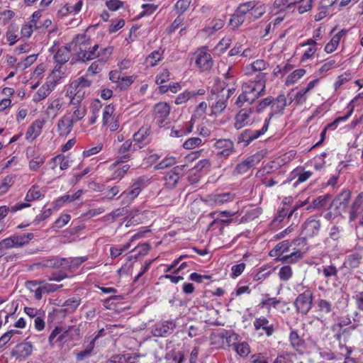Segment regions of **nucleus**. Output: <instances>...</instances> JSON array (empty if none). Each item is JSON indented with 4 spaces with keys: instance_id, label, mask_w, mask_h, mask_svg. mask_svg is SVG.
Wrapping results in <instances>:
<instances>
[{
    "instance_id": "f257e3e1",
    "label": "nucleus",
    "mask_w": 363,
    "mask_h": 363,
    "mask_svg": "<svg viewBox=\"0 0 363 363\" xmlns=\"http://www.w3.org/2000/svg\"><path fill=\"white\" fill-rule=\"evenodd\" d=\"M230 67L223 74L224 80L218 79L212 89V94L216 96V104L211 106L214 114H218L225 108L228 99L235 90V80L230 74Z\"/></svg>"
},
{
    "instance_id": "f03ea898",
    "label": "nucleus",
    "mask_w": 363,
    "mask_h": 363,
    "mask_svg": "<svg viewBox=\"0 0 363 363\" xmlns=\"http://www.w3.org/2000/svg\"><path fill=\"white\" fill-rule=\"evenodd\" d=\"M74 46V52L78 61L86 62L96 58L99 45H91L90 37L85 34H79L72 40L71 47Z\"/></svg>"
},
{
    "instance_id": "7ed1b4c3",
    "label": "nucleus",
    "mask_w": 363,
    "mask_h": 363,
    "mask_svg": "<svg viewBox=\"0 0 363 363\" xmlns=\"http://www.w3.org/2000/svg\"><path fill=\"white\" fill-rule=\"evenodd\" d=\"M272 113L269 118H266L262 129L256 130L253 135H251V140L258 138L261 135H263L268 129L269 122L274 114L282 113L284 108L290 104L288 102L286 97L283 95H279L274 102L272 101Z\"/></svg>"
},
{
    "instance_id": "20e7f679",
    "label": "nucleus",
    "mask_w": 363,
    "mask_h": 363,
    "mask_svg": "<svg viewBox=\"0 0 363 363\" xmlns=\"http://www.w3.org/2000/svg\"><path fill=\"white\" fill-rule=\"evenodd\" d=\"M313 299V292L309 289L299 294L294 302L297 311L303 314H306L312 308Z\"/></svg>"
},
{
    "instance_id": "39448f33",
    "label": "nucleus",
    "mask_w": 363,
    "mask_h": 363,
    "mask_svg": "<svg viewBox=\"0 0 363 363\" xmlns=\"http://www.w3.org/2000/svg\"><path fill=\"white\" fill-rule=\"evenodd\" d=\"M216 155L220 158H227L234 152V144L230 139H219L214 143Z\"/></svg>"
},
{
    "instance_id": "423d86ee",
    "label": "nucleus",
    "mask_w": 363,
    "mask_h": 363,
    "mask_svg": "<svg viewBox=\"0 0 363 363\" xmlns=\"http://www.w3.org/2000/svg\"><path fill=\"white\" fill-rule=\"evenodd\" d=\"M196 55V64L201 69L206 71L211 68L213 66L212 57L205 48L199 50Z\"/></svg>"
},
{
    "instance_id": "0eeeda50",
    "label": "nucleus",
    "mask_w": 363,
    "mask_h": 363,
    "mask_svg": "<svg viewBox=\"0 0 363 363\" xmlns=\"http://www.w3.org/2000/svg\"><path fill=\"white\" fill-rule=\"evenodd\" d=\"M170 113V106L165 102L157 104L154 107L155 119L161 125L168 117Z\"/></svg>"
},
{
    "instance_id": "6e6552de",
    "label": "nucleus",
    "mask_w": 363,
    "mask_h": 363,
    "mask_svg": "<svg viewBox=\"0 0 363 363\" xmlns=\"http://www.w3.org/2000/svg\"><path fill=\"white\" fill-rule=\"evenodd\" d=\"M253 325L255 330H262L268 337L272 335L274 333V325L270 324L269 321L264 316L255 318Z\"/></svg>"
},
{
    "instance_id": "1a4fd4ad",
    "label": "nucleus",
    "mask_w": 363,
    "mask_h": 363,
    "mask_svg": "<svg viewBox=\"0 0 363 363\" xmlns=\"http://www.w3.org/2000/svg\"><path fill=\"white\" fill-rule=\"evenodd\" d=\"M359 215H363V194H359L354 199L350 208L349 219L354 221Z\"/></svg>"
},
{
    "instance_id": "9d476101",
    "label": "nucleus",
    "mask_w": 363,
    "mask_h": 363,
    "mask_svg": "<svg viewBox=\"0 0 363 363\" xmlns=\"http://www.w3.org/2000/svg\"><path fill=\"white\" fill-rule=\"evenodd\" d=\"M44 124L43 120L37 119L33 121L27 130L26 138L30 141L34 140L41 133Z\"/></svg>"
},
{
    "instance_id": "9b49d317",
    "label": "nucleus",
    "mask_w": 363,
    "mask_h": 363,
    "mask_svg": "<svg viewBox=\"0 0 363 363\" xmlns=\"http://www.w3.org/2000/svg\"><path fill=\"white\" fill-rule=\"evenodd\" d=\"M74 123V119L68 116H63L61 118L57 123V132L60 136H67L72 131L73 124Z\"/></svg>"
},
{
    "instance_id": "f8f14e48",
    "label": "nucleus",
    "mask_w": 363,
    "mask_h": 363,
    "mask_svg": "<svg viewBox=\"0 0 363 363\" xmlns=\"http://www.w3.org/2000/svg\"><path fill=\"white\" fill-rule=\"evenodd\" d=\"M72 50L74 51V46L71 47V42L60 48L54 56L55 61L60 65L65 64L71 57Z\"/></svg>"
},
{
    "instance_id": "ddd939ff",
    "label": "nucleus",
    "mask_w": 363,
    "mask_h": 363,
    "mask_svg": "<svg viewBox=\"0 0 363 363\" xmlns=\"http://www.w3.org/2000/svg\"><path fill=\"white\" fill-rule=\"evenodd\" d=\"M32 351L33 345L30 342H21L16 346L12 352V354L17 359H24L30 355Z\"/></svg>"
},
{
    "instance_id": "4468645a",
    "label": "nucleus",
    "mask_w": 363,
    "mask_h": 363,
    "mask_svg": "<svg viewBox=\"0 0 363 363\" xmlns=\"http://www.w3.org/2000/svg\"><path fill=\"white\" fill-rule=\"evenodd\" d=\"M265 79L262 72L257 74L256 79L253 82V86L251 85V95L255 97L262 96L264 92Z\"/></svg>"
},
{
    "instance_id": "2eb2a0df",
    "label": "nucleus",
    "mask_w": 363,
    "mask_h": 363,
    "mask_svg": "<svg viewBox=\"0 0 363 363\" xmlns=\"http://www.w3.org/2000/svg\"><path fill=\"white\" fill-rule=\"evenodd\" d=\"M320 228V220L315 219H308L304 223L303 233L306 237H313L318 234Z\"/></svg>"
},
{
    "instance_id": "dca6fc26",
    "label": "nucleus",
    "mask_w": 363,
    "mask_h": 363,
    "mask_svg": "<svg viewBox=\"0 0 363 363\" xmlns=\"http://www.w3.org/2000/svg\"><path fill=\"white\" fill-rule=\"evenodd\" d=\"M55 86V84L54 82H48L45 83L34 94L33 101L35 102H39L45 99L52 91Z\"/></svg>"
},
{
    "instance_id": "f3484780",
    "label": "nucleus",
    "mask_w": 363,
    "mask_h": 363,
    "mask_svg": "<svg viewBox=\"0 0 363 363\" xmlns=\"http://www.w3.org/2000/svg\"><path fill=\"white\" fill-rule=\"evenodd\" d=\"M80 335L79 328L70 326L68 329L64 330L62 333L57 337V341L60 342H66L69 340L77 339Z\"/></svg>"
},
{
    "instance_id": "a211bd4d",
    "label": "nucleus",
    "mask_w": 363,
    "mask_h": 363,
    "mask_svg": "<svg viewBox=\"0 0 363 363\" xmlns=\"http://www.w3.org/2000/svg\"><path fill=\"white\" fill-rule=\"evenodd\" d=\"M67 94L70 96V104L72 105H80L82 99L85 95V91L79 89L77 87H72V85H69Z\"/></svg>"
},
{
    "instance_id": "6ab92c4d",
    "label": "nucleus",
    "mask_w": 363,
    "mask_h": 363,
    "mask_svg": "<svg viewBox=\"0 0 363 363\" xmlns=\"http://www.w3.org/2000/svg\"><path fill=\"white\" fill-rule=\"evenodd\" d=\"M235 195L232 193H223L218 194H212L209 196L210 201L216 206L223 205L227 202L233 201Z\"/></svg>"
},
{
    "instance_id": "aec40b11",
    "label": "nucleus",
    "mask_w": 363,
    "mask_h": 363,
    "mask_svg": "<svg viewBox=\"0 0 363 363\" xmlns=\"http://www.w3.org/2000/svg\"><path fill=\"white\" fill-rule=\"evenodd\" d=\"M141 190L139 187L136 186L134 183L125 191H124L120 196L123 199L124 203L133 201L140 193Z\"/></svg>"
},
{
    "instance_id": "412c9836",
    "label": "nucleus",
    "mask_w": 363,
    "mask_h": 363,
    "mask_svg": "<svg viewBox=\"0 0 363 363\" xmlns=\"http://www.w3.org/2000/svg\"><path fill=\"white\" fill-rule=\"evenodd\" d=\"M318 312L320 316V318L330 315L333 312V305L329 301L323 298H320L317 301Z\"/></svg>"
},
{
    "instance_id": "4be33fe9",
    "label": "nucleus",
    "mask_w": 363,
    "mask_h": 363,
    "mask_svg": "<svg viewBox=\"0 0 363 363\" xmlns=\"http://www.w3.org/2000/svg\"><path fill=\"white\" fill-rule=\"evenodd\" d=\"M62 104L63 103L61 99L57 98L54 99L48 104L45 111L46 115L52 118H55L61 110Z\"/></svg>"
},
{
    "instance_id": "5701e85b",
    "label": "nucleus",
    "mask_w": 363,
    "mask_h": 363,
    "mask_svg": "<svg viewBox=\"0 0 363 363\" xmlns=\"http://www.w3.org/2000/svg\"><path fill=\"white\" fill-rule=\"evenodd\" d=\"M30 206L28 203H19L11 207L6 206H0V222L9 214V212H16L24 208Z\"/></svg>"
},
{
    "instance_id": "b1692460",
    "label": "nucleus",
    "mask_w": 363,
    "mask_h": 363,
    "mask_svg": "<svg viewBox=\"0 0 363 363\" xmlns=\"http://www.w3.org/2000/svg\"><path fill=\"white\" fill-rule=\"evenodd\" d=\"M318 274H322L326 279V282H328L330 278L337 276L338 270L333 264H331L330 265H323L322 268H318Z\"/></svg>"
},
{
    "instance_id": "393cba45",
    "label": "nucleus",
    "mask_w": 363,
    "mask_h": 363,
    "mask_svg": "<svg viewBox=\"0 0 363 363\" xmlns=\"http://www.w3.org/2000/svg\"><path fill=\"white\" fill-rule=\"evenodd\" d=\"M82 194V190L77 191L76 193H74L72 195H65L59 199H57L55 201H54L53 205L55 208L61 207L64 203H70L72 201H74L77 199H78Z\"/></svg>"
},
{
    "instance_id": "a878e982",
    "label": "nucleus",
    "mask_w": 363,
    "mask_h": 363,
    "mask_svg": "<svg viewBox=\"0 0 363 363\" xmlns=\"http://www.w3.org/2000/svg\"><path fill=\"white\" fill-rule=\"evenodd\" d=\"M176 327V323L174 320H166L162 323V324L155 328V335L156 336H162L164 334L169 332V330H173Z\"/></svg>"
},
{
    "instance_id": "bb28decb",
    "label": "nucleus",
    "mask_w": 363,
    "mask_h": 363,
    "mask_svg": "<svg viewBox=\"0 0 363 363\" xmlns=\"http://www.w3.org/2000/svg\"><path fill=\"white\" fill-rule=\"evenodd\" d=\"M351 196L350 191L345 189L343 190L337 198L335 199V202L337 205V208H345L347 206Z\"/></svg>"
},
{
    "instance_id": "cd10ccee",
    "label": "nucleus",
    "mask_w": 363,
    "mask_h": 363,
    "mask_svg": "<svg viewBox=\"0 0 363 363\" xmlns=\"http://www.w3.org/2000/svg\"><path fill=\"white\" fill-rule=\"evenodd\" d=\"M362 257L358 253H354L348 255L345 260L344 265L346 267L355 269L359 267Z\"/></svg>"
},
{
    "instance_id": "c85d7f7f",
    "label": "nucleus",
    "mask_w": 363,
    "mask_h": 363,
    "mask_svg": "<svg viewBox=\"0 0 363 363\" xmlns=\"http://www.w3.org/2000/svg\"><path fill=\"white\" fill-rule=\"evenodd\" d=\"M345 32L341 30L336 33L330 40V41L326 44L325 47V50L328 53H331L336 50L337 45H339L340 40Z\"/></svg>"
},
{
    "instance_id": "c756f323",
    "label": "nucleus",
    "mask_w": 363,
    "mask_h": 363,
    "mask_svg": "<svg viewBox=\"0 0 363 363\" xmlns=\"http://www.w3.org/2000/svg\"><path fill=\"white\" fill-rule=\"evenodd\" d=\"M250 113L247 111L241 110L235 116V128L240 129L247 124Z\"/></svg>"
},
{
    "instance_id": "7c9ffc66",
    "label": "nucleus",
    "mask_w": 363,
    "mask_h": 363,
    "mask_svg": "<svg viewBox=\"0 0 363 363\" xmlns=\"http://www.w3.org/2000/svg\"><path fill=\"white\" fill-rule=\"evenodd\" d=\"M115 108L111 104L105 106L103 111V124L108 125L114 120Z\"/></svg>"
},
{
    "instance_id": "2f4dec72",
    "label": "nucleus",
    "mask_w": 363,
    "mask_h": 363,
    "mask_svg": "<svg viewBox=\"0 0 363 363\" xmlns=\"http://www.w3.org/2000/svg\"><path fill=\"white\" fill-rule=\"evenodd\" d=\"M81 298L79 296H75L67 299L63 304L65 311L67 313L74 312L79 306Z\"/></svg>"
},
{
    "instance_id": "473e14b6",
    "label": "nucleus",
    "mask_w": 363,
    "mask_h": 363,
    "mask_svg": "<svg viewBox=\"0 0 363 363\" xmlns=\"http://www.w3.org/2000/svg\"><path fill=\"white\" fill-rule=\"evenodd\" d=\"M302 0H274V6L280 11L288 9L299 4Z\"/></svg>"
},
{
    "instance_id": "72a5a7b5",
    "label": "nucleus",
    "mask_w": 363,
    "mask_h": 363,
    "mask_svg": "<svg viewBox=\"0 0 363 363\" xmlns=\"http://www.w3.org/2000/svg\"><path fill=\"white\" fill-rule=\"evenodd\" d=\"M99 337V335H96L93 340L88 345L86 348L77 354V359L78 361H82L86 357H89L94 348L95 341Z\"/></svg>"
},
{
    "instance_id": "f704fd0d",
    "label": "nucleus",
    "mask_w": 363,
    "mask_h": 363,
    "mask_svg": "<svg viewBox=\"0 0 363 363\" xmlns=\"http://www.w3.org/2000/svg\"><path fill=\"white\" fill-rule=\"evenodd\" d=\"M306 74L304 69H298L291 73L286 79L285 84L287 86L294 84Z\"/></svg>"
},
{
    "instance_id": "c9c22d12",
    "label": "nucleus",
    "mask_w": 363,
    "mask_h": 363,
    "mask_svg": "<svg viewBox=\"0 0 363 363\" xmlns=\"http://www.w3.org/2000/svg\"><path fill=\"white\" fill-rule=\"evenodd\" d=\"M224 21L222 19H213L208 26L205 28L204 31L208 35L213 34L214 32L221 29L224 26Z\"/></svg>"
},
{
    "instance_id": "e433bc0d",
    "label": "nucleus",
    "mask_w": 363,
    "mask_h": 363,
    "mask_svg": "<svg viewBox=\"0 0 363 363\" xmlns=\"http://www.w3.org/2000/svg\"><path fill=\"white\" fill-rule=\"evenodd\" d=\"M43 195V191L37 186H33L28 191L25 200L28 202L40 199Z\"/></svg>"
},
{
    "instance_id": "4c0bfd02",
    "label": "nucleus",
    "mask_w": 363,
    "mask_h": 363,
    "mask_svg": "<svg viewBox=\"0 0 363 363\" xmlns=\"http://www.w3.org/2000/svg\"><path fill=\"white\" fill-rule=\"evenodd\" d=\"M280 303V301L277 300L276 298H269L267 299L262 298L257 306H255V308H264L267 307L268 309V311H270L271 307L277 308V305Z\"/></svg>"
},
{
    "instance_id": "58836bf2",
    "label": "nucleus",
    "mask_w": 363,
    "mask_h": 363,
    "mask_svg": "<svg viewBox=\"0 0 363 363\" xmlns=\"http://www.w3.org/2000/svg\"><path fill=\"white\" fill-rule=\"evenodd\" d=\"M163 51L158 50L150 53L146 58V62L151 67L155 66L161 60Z\"/></svg>"
},
{
    "instance_id": "ea45409f",
    "label": "nucleus",
    "mask_w": 363,
    "mask_h": 363,
    "mask_svg": "<svg viewBox=\"0 0 363 363\" xmlns=\"http://www.w3.org/2000/svg\"><path fill=\"white\" fill-rule=\"evenodd\" d=\"M149 135L150 128L148 126H143L133 135V140L134 141L140 143L144 141Z\"/></svg>"
},
{
    "instance_id": "a19ab883",
    "label": "nucleus",
    "mask_w": 363,
    "mask_h": 363,
    "mask_svg": "<svg viewBox=\"0 0 363 363\" xmlns=\"http://www.w3.org/2000/svg\"><path fill=\"white\" fill-rule=\"evenodd\" d=\"M45 265L48 267H60L64 265L68 266V260L65 258H52L45 261Z\"/></svg>"
},
{
    "instance_id": "79ce46f5",
    "label": "nucleus",
    "mask_w": 363,
    "mask_h": 363,
    "mask_svg": "<svg viewBox=\"0 0 363 363\" xmlns=\"http://www.w3.org/2000/svg\"><path fill=\"white\" fill-rule=\"evenodd\" d=\"M180 178L173 172H167L164 177L165 185L170 189L175 187Z\"/></svg>"
},
{
    "instance_id": "37998d69",
    "label": "nucleus",
    "mask_w": 363,
    "mask_h": 363,
    "mask_svg": "<svg viewBox=\"0 0 363 363\" xmlns=\"http://www.w3.org/2000/svg\"><path fill=\"white\" fill-rule=\"evenodd\" d=\"M330 197V196L329 194H325V195L320 196L317 197L316 199H315L313 201L312 204L308 207V209L311 208H320L324 207L326 205V203Z\"/></svg>"
},
{
    "instance_id": "c03bdc74",
    "label": "nucleus",
    "mask_w": 363,
    "mask_h": 363,
    "mask_svg": "<svg viewBox=\"0 0 363 363\" xmlns=\"http://www.w3.org/2000/svg\"><path fill=\"white\" fill-rule=\"evenodd\" d=\"M13 183V177L11 175H8L3 179H0V194L6 193Z\"/></svg>"
},
{
    "instance_id": "a18cd8bd",
    "label": "nucleus",
    "mask_w": 363,
    "mask_h": 363,
    "mask_svg": "<svg viewBox=\"0 0 363 363\" xmlns=\"http://www.w3.org/2000/svg\"><path fill=\"white\" fill-rule=\"evenodd\" d=\"M0 246L2 248L4 247L7 249L12 247H20L16 235L1 240L0 242Z\"/></svg>"
},
{
    "instance_id": "49530a36",
    "label": "nucleus",
    "mask_w": 363,
    "mask_h": 363,
    "mask_svg": "<svg viewBox=\"0 0 363 363\" xmlns=\"http://www.w3.org/2000/svg\"><path fill=\"white\" fill-rule=\"evenodd\" d=\"M347 113L344 116L337 117L332 123H330L328 125V127H337V125L338 123L341 121H347L349 117L352 115V112L354 111V106L352 105V101H351L348 106H347Z\"/></svg>"
},
{
    "instance_id": "de8ad7c7",
    "label": "nucleus",
    "mask_w": 363,
    "mask_h": 363,
    "mask_svg": "<svg viewBox=\"0 0 363 363\" xmlns=\"http://www.w3.org/2000/svg\"><path fill=\"white\" fill-rule=\"evenodd\" d=\"M235 350L242 357H246L250 354V346L247 342H242L235 345Z\"/></svg>"
},
{
    "instance_id": "09e8293b",
    "label": "nucleus",
    "mask_w": 363,
    "mask_h": 363,
    "mask_svg": "<svg viewBox=\"0 0 363 363\" xmlns=\"http://www.w3.org/2000/svg\"><path fill=\"white\" fill-rule=\"evenodd\" d=\"M203 144L202 140L198 137H194L186 140L184 144V148L186 150H192L196 147H199Z\"/></svg>"
},
{
    "instance_id": "8fccbe9b",
    "label": "nucleus",
    "mask_w": 363,
    "mask_h": 363,
    "mask_svg": "<svg viewBox=\"0 0 363 363\" xmlns=\"http://www.w3.org/2000/svg\"><path fill=\"white\" fill-rule=\"evenodd\" d=\"M75 109L73 111L72 118L71 119L74 120V123L82 119L86 113V110L84 106L75 105Z\"/></svg>"
},
{
    "instance_id": "3c124183",
    "label": "nucleus",
    "mask_w": 363,
    "mask_h": 363,
    "mask_svg": "<svg viewBox=\"0 0 363 363\" xmlns=\"http://www.w3.org/2000/svg\"><path fill=\"white\" fill-rule=\"evenodd\" d=\"M352 78V77L351 73H350L348 72H346L344 74L340 75L337 78V79H336V81H335V82L334 84L335 89H337L342 84H344L346 82H349Z\"/></svg>"
},
{
    "instance_id": "603ef678",
    "label": "nucleus",
    "mask_w": 363,
    "mask_h": 363,
    "mask_svg": "<svg viewBox=\"0 0 363 363\" xmlns=\"http://www.w3.org/2000/svg\"><path fill=\"white\" fill-rule=\"evenodd\" d=\"M158 8L157 5L154 4H146L142 6L143 11L140 13L139 16L143 17L145 16H150Z\"/></svg>"
},
{
    "instance_id": "864d4df0",
    "label": "nucleus",
    "mask_w": 363,
    "mask_h": 363,
    "mask_svg": "<svg viewBox=\"0 0 363 363\" xmlns=\"http://www.w3.org/2000/svg\"><path fill=\"white\" fill-rule=\"evenodd\" d=\"M196 95V94L194 92L186 91L177 96L175 100V104L177 105L184 104L189 99H190L193 96H195Z\"/></svg>"
},
{
    "instance_id": "5fc2aeb1",
    "label": "nucleus",
    "mask_w": 363,
    "mask_h": 363,
    "mask_svg": "<svg viewBox=\"0 0 363 363\" xmlns=\"http://www.w3.org/2000/svg\"><path fill=\"white\" fill-rule=\"evenodd\" d=\"M292 276L291 267L289 265L282 267L279 271V277L282 281H288Z\"/></svg>"
},
{
    "instance_id": "6e6d98bb",
    "label": "nucleus",
    "mask_w": 363,
    "mask_h": 363,
    "mask_svg": "<svg viewBox=\"0 0 363 363\" xmlns=\"http://www.w3.org/2000/svg\"><path fill=\"white\" fill-rule=\"evenodd\" d=\"M72 87H77L79 89L84 90V88L89 87L91 84V82L82 77L77 80H74L71 84Z\"/></svg>"
},
{
    "instance_id": "4d7b16f0",
    "label": "nucleus",
    "mask_w": 363,
    "mask_h": 363,
    "mask_svg": "<svg viewBox=\"0 0 363 363\" xmlns=\"http://www.w3.org/2000/svg\"><path fill=\"white\" fill-rule=\"evenodd\" d=\"M307 92L303 89H301L298 91L294 98L292 99L291 98L289 100V104H291L293 101H294L296 105H301L306 101V95Z\"/></svg>"
},
{
    "instance_id": "13d9d810",
    "label": "nucleus",
    "mask_w": 363,
    "mask_h": 363,
    "mask_svg": "<svg viewBox=\"0 0 363 363\" xmlns=\"http://www.w3.org/2000/svg\"><path fill=\"white\" fill-rule=\"evenodd\" d=\"M176 164V159L174 157H167L160 163H158L155 168L157 169H163L167 167H171Z\"/></svg>"
},
{
    "instance_id": "bf43d9fd",
    "label": "nucleus",
    "mask_w": 363,
    "mask_h": 363,
    "mask_svg": "<svg viewBox=\"0 0 363 363\" xmlns=\"http://www.w3.org/2000/svg\"><path fill=\"white\" fill-rule=\"evenodd\" d=\"M303 257V254L300 251H296L289 255L284 256L282 260L286 263L296 262Z\"/></svg>"
},
{
    "instance_id": "052dcab7",
    "label": "nucleus",
    "mask_w": 363,
    "mask_h": 363,
    "mask_svg": "<svg viewBox=\"0 0 363 363\" xmlns=\"http://www.w3.org/2000/svg\"><path fill=\"white\" fill-rule=\"evenodd\" d=\"M113 52L111 47L101 48L100 50L96 51V57H100V60L105 62Z\"/></svg>"
},
{
    "instance_id": "680f3d73",
    "label": "nucleus",
    "mask_w": 363,
    "mask_h": 363,
    "mask_svg": "<svg viewBox=\"0 0 363 363\" xmlns=\"http://www.w3.org/2000/svg\"><path fill=\"white\" fill-rule=\"evenodd\" d=\"M16 237L18 239L19 246L22 247L28 244L34 238V235L31 233H28L21 235H16Z\"/></svg>"
},
{
    "instance_id": "e2e57ef3",
    "label": "nucleus",
    "mask_w": 363,
    "mask_h": 363,
    "mask_svg": "<svg viewBox=\"0 0 363 363\" xmlns=\"http://www.w3.org/2000/svg\"><path fill=\"white\" fill-rule=\"evenodd\" d=\"M191 2V0H179L174 6L175 9L178 13H183L189 9Z\"/></svg>"
},
{
    "instance_id": "0e129e2a",
    "label": "nucleus",
    "mask_w": 363,
    "mask_h": 363,
    "mask_svg": "<svg viewBox=\"0 0 363 363\" xmlns=\"http://www.w3.org/2000/svg\"><path fill=\"white\" fill-rule=\"evenodd\" d=\"M289 341L291 343V345L296 348L298 347L301 345V339L299 337L298 333L295 330H291L289 334Z\"/></svg>"
},
{
    "instance_id": "69168bd1",
    "label": "nucleus",
    "mask_w": 363,
    "mask_h": 363,
    "mask_svg": "<svg viewBox=\"0 0 363 363\" xmlns=\"http://www.w3.org/2000/svg\"><path fill=\"white\" fill-rule=\"evenodd\" d=\"M45 159L43 156L34 157L29 162L30 169L34 171L37 170L45 162Z\"/></svg>"
},
{
    "instance_id": "338daca9",
    "label": "nucleus",
    "mask_w": 363,
    "mask_h": 363,
    "mask_svg": "<svg viewBox=\"0 0 363 363\" xmlns=\"http://www.w3.org/2000/svg\"><path fill=\"white\" fill-rule=\"evenodd\" d=\"M133 82L132 77H125L121 75L117 84V86L121 89H125L132 84Z\"/></svg>"
},
{
    "instance_id": "774afa93",
    "label": "nucleus",
    "mask_w": 363,
    "mask_h": 363,
    "mask_svg": "<svg viewBox=\"0 0 363 363\" xmlns=\"http://www.w3.org/2000/svg\"><path fill=\"white\" fill-rule=\"evenodd\" d=\"M270 274V270L267 267L260 268L254 276V280L262 281L265 279Z\"/></svg>"
}]
</instances>
